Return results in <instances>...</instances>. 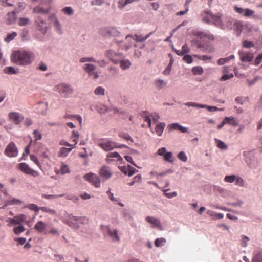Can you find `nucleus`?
<instances>
[{
    "instance_id": "obj_1",
    "label": "nucleus",
    "mask_w": 262,
    "mask_h": 262,
    "mask_svg": "<svg viewBox=\"0 0 262 262\" xmlns=\"http://www.w3.org/2000/svg\"><path fill=\"white\" fill-rule=\"evenodd\" d=\"M11 60L20 66H27L30 64L33 59V54L23 50L14 51L11 56Z\"/></svg>"
},
{
    "instance_id": "obj_2",
    "label": "nucleus",
    "mask_w": 262,
    "mask_h": 262,
    "mask_svg": "<svg viewBox=\"0 0 262 262\" xmlns=\"http://www.w3.org/2000/svg\"><path fill=\"white\" fill-rule=\"evenodd\" d=\"M55 91L57 92L63 98H69L74 92L72 86L69 84L61 83L55 88Z\"/></svg>"
},
{
    "instance_id": "obj_3",
    "label": "nucleus",
    "mask_w": 262,
    "mask_h": 262,
    "mask_svg": "<svg viewBox=\"0 0 262 262\" xmlns=\"http://www.w3.org/2000/svg\"><path fill=\"white\" fill-rule=\"evenodd\" d=\"M98 146L100 147L105 151H111L114 148L122 147H126L127 146L124 145H118L115 141L109 140L108 139H103L98 143Z\"/></svg>"
},
{
    "instance_id": "obj_4",
    "label": "nucleus",
    "mask_w": 262,
    "mask_h": 262,
    "mask_svg": "<svg viewBox=\"0 0 262 262\" xmlns=\"http://www.w3.org/2000/svg\"><path fill=\"white\" fill-rule=\"evenodd\" d=\"M234 10L236 13L245 17H250L254 19L259 18L258 16L255 14V11L249 8H243L235 6Z\"/></svg>"
},
{
    "instance_id": "obj_5",
    "label": "nucleus",
    "mask_w": 262,
    "mask_h": 262,
    "mask_svg": "<svg viewBox=\"0 0 262 262\" xmlns=\"http://www.w3.org/2000/svg\"><path fill=\"white\" fill-rule=\"evenodd\" d=\"M84 179L95 187L99 188L100 187V179L96 174L90 172L84 176Z\"/></svg>"
},
{
    "instance_id": "obj_6",
    "label": "nucleus",
    "mask_w": 262,
    "mask_h": 262,
    "mask_svg": "<svg viewBox=\"0 0 262 262\" xmlns=\"http://www.w3.org/2000/svg\"><path fill=\"white\" fill-rule=\"evenodd\" d=\"M99 174L103 181H106L112 177L113 172L110 167L107 165H103L100 168Z\"/></svg>"
},
{
    "instance_id": "obj_7",
    "label": "nucleus",
    "mask_w": 262,
    "mask_h": 262,
    "mask_svg": "<svg viewBox=\"0 0 262 262\" xmlns=\"http://www.w3.org/2000/svg\"><path fill=\"white\" fill-rule=\"evenodd\" d=\"M83 69L89 76L92 77L93 79H96L99 77V74L96 71V67L94 65L86 63L83 66Z\"/></svg>"
},
{
    "instance_id": "obj_8",
    "label": "nucleus",
    "mask_w": 262,
    "mask_h": 262,
    "mask_svg": "<svg viewBox=\"0 0 262 262\" xmlns=\"http://www.w3.org/2000/svg\"><path fill=\"white\" fill-rule=\"evenodd\" d=\"M4 153L9 157H15L17 156L18 150L15 144L11 142L7 146Z\"/></svg>"
},
{
    "instance_id": "obj_9",
    "label": "nucleus",
    "mask_w": 262,
    "mask_h": 262,
    "mask_svg": "<svg viewBox=\"0 0 262 262\" xmlns=\"http://www.w3.org/2000/svg\"><path fill=\"white\" fill-rule=\"evenodd\" d=\"M17 166L19 169L25 174H30L35 177L39 175L37 171L31 169L25 163H21Z\"/></svg>"
},
{
    "instance_id": "obj_10",
    "label": "nucleus",
    "mask_w": 262,
    "mask_h": 262,
    "mask_svg": "<svg viewBox=\"0 0 262 262\" xmlns=\"http://www.w3.org/2000/svg\"><path fill=\"white\" fill-rule=\"evenodd\" d=\"M240 60L243 62H249L252 61L254 58V54L249 52H246L242 50L238 51Z\"/></svg>"
},
{
    "instance_id": "obj_11",
    "label": "nucleus",
    "mask_w": 262,
    "mask_h": 262,
    "mask_svg": "<svg viewBox=\"0 0 262 262\" xmlns=\"http://www.w3.org/2000/svg\"><path fill=\"white\" fill-rule=\"evenodd\" d=\"M222 15L217 13L215 15L213 14H209V17L211 18V23L213 24L216 26L223 29L224 25L221 19Z\"/></svg>"
},
{
    "instance_id": "obj_12",
    "label": "nucleus",
    "mask_w": 262,
    "mask_h": 262,
    "mask_svg": "<svg viewBox=\"0 0 262 262\" xmlns=\"http://www.w3.org/2000/svg\"><path fill=\"white\" fill-rule=\"evenodd\" d=\"M9 118L14 124H19L24 119L23 116L18 112H11L9 114Z\"/></svg>"
},
{
    "instance_id": "obj_13",
    "label": "nucleus",
    "mask_w": 262,
    "mask_h": 262,
    "mask_svg": "<svg viewBox=\"0 0 262 262\" xmlns=\"http://www.w3.org/2000/svg\"><path fill=\"white\" fill-rule=\"evenodd\" d=\"M27 219L25 214H20L19 215L15 216L14 218H10L9 219V224L13 225H21V224L24 222Z\"/></svg>"
},
{
    "instance_id": "obj_14",
    "label": "nucleus",
    "mask_w": 262,
    "mask_h": 262,
    "mask_svg": "<svg viewBox=\"0 0 262 262\" xmlns=\"http://www.w3.org/2000/svg\"><path fill=\"white\" fill-rule=\"evenodd\" d=\"M145 220L146 222L151 225L152 228H157L160 230L162 229L161 222L159 219L148 216L146 217Z\"/></svg>"
},
{
    "instance_id": "obj_15",
    "label": "nucleus",
    "mask_w": 262,
    "mask_h": 262,
    "mask_svg": "<svg viewBox=\"0 0 262 262\" xmlns=\"http://www.w3.org/2000/svg\"><path fill=\"white\" fill-rule=\"evenodd\" d=\"M47 225L42 221H38L34 226V229L39 233H43V234H47L46 228Z\"/></svg>"
},
{
    "instance_id": "obj_16",
    "label": "nucleus",
    "mask_w": 262,
    "mask_h": 262,
    "mask_svg": "<svg viewBox=\"0 0 262 262\" xmlns=\"http://www.w3.org/2000/svg\"><path fill=\"white\" fill-rule=\"evenodd\" d=\"M195 35L201 39H207L208 40L212 41L215 39L214 36L210 33L198 31L195 32Z\"/></svg>"
},
{
    "instance_id": "obj_17",
    "label": "nucleus",
    "mask_w": 262,
    "mask_h": 262,
    "mask_svg": "<svg viewBox=\"0 0 262 262\" xmlns=\"http://www.w3.org/2000/svg\"><path fill=\"white\" fill-rule=\"evenodd\" d=\"M108 235L114 241L120 242V238L118 235V231L117 229H112L109 226L106 227Z\"/></svg>"
},
{
    "instance_id": "obj_18",
    "label": "nucleus",
    "mask_w": 262,
    "mask_h": 262,
    "mask_svg": "<svg viewBox=\"0 0 262 262\" xmlns=\"http://www.w3.org/2000/svg\"><path fill=\"white\" fill-rule=\"evenodd\" d=\"M168 127L171 130H178L183 133L188 132V128L187 127H183L177 123H172L169 125Z\"/></svg>"
},
{
    "instance_id": "obj_19",
    "label": "nucleus",
    "mask_w": 262,
    "mask_h": 262,
    "mask_svg": "<svg viewBox=\"0 0 262 262\" xmlns=\"http://www.w3.org/2000/svg\"><path fill=\"white\" fill-rule=\"evenodd\" d=\"M81 220V217H76L74 216H70L68 223L70 226L73 228L77 227L78 222Z\"/></svg>"
},
{
    "instance_id": "obj_20",
    "label": "nucleus",
    "mask_w": 262,
    "mask_h": 262,
    "mask_svg": "<svg viewBox=\"0 0 262 262\" xmlns=\"http://www.w3.org/2000/svg\"><path fill=\"white\" fill-rule=\"evenodd\" d=\"M166 126V124L164 122H160L158 123L155 127V133L156 134L161 136L163 132V130Z\"/></svg>"
},
{
    "instance_id": "obj_21",
    "label": "nucleus",
    "mask_w": 262,
    "mask_h": 262,
    "mask_svg": "<svg viewBox=\"0 0 262 262\" xmlns=\"http://www.w3.org/2000/svg\"><path fill=\"white\" fill-rule=\"evenodd\" d=\"M72 147H61L58 153V157L61 158L66 157L68 155V154L72 151Z\"/></svg>"
},
{
    "instance_id": "obj_22",
    "label": "nucleus",
    "mask_w": 262,
    "mask_h": 262,
    "mask_svg": "<svg viewBox=\"0 0 262 262\" xmlns=\"http://www.w3.org/2000/svg\"><path fill=\"white\" fill-rule=\"evenodd\" d=\"M50 11V9H44L43 7L38 6L34 8L33 12L34 13H39L41 14H48Z\"/></svg>"
},
{
    "instance_id": "obj_23",
    "label": "nucleus",
    "mask_w": 262,
    "mask_h": 262,
    "mask_svg": "<svg viewBox=\"0 0 262 262\" xmlns=\"http://www.w3.org/2000/svg\"><path fill=\"white\" fill-rule=\"evenodd\" d=\"M35 22L37 26L40 28V30H41L42 33H45L46 32V27L43 28V25L45 24V19H43L40 17H38L35 20Z\"/></svg>"
},
{
    "instance_id": "obj_24",
    "label": "nucleus",
    "mask_w": 262,
    "mask_h": 262,
    "mask_svg": "<svg viewBox=\"0 0 262 262\" xmlns=\"http://www.w3.org/2000/svg\"><path fill=\"white\" fill-rule=\"evenodd\" d=\"M190 51L189 48L187 44H184L182 47L181 50H175L176 53L180 56L185 55L186 53H189Z\"/></svg>"
},
{
    "instance_id": "obj_25",
    "label": "nucleus",
    "mask_w": 262,
    "mask_h": 262,
    "mask_svg": "<svg viewBox=\"0 0 262 262\" xmlns=\"http://www.w3.org/2000/svg\"><path fill=\"white\" fill-rule=\"evenodd\" d=\"M16 17L14 12H10L8 13V17L6 23L8 25L11 24L15 21Z\"/></svg>"
},
{
    "instance_id": "obj_26",
    "label": "nucleus",
    "mask_w": 262,
    "mask_h": 262,
    "mask_svg": "<svg viewBox=\"0 0 262 262\" xmlns=\"http://www.w3.org/2000/svg\"><path fill=\"white\" fill-rule=\"evenodd\" d=\"M139 0H119L118 2V7L120 9L124 8L125 6L134 2H138Z\"/></svg>"
},
{
    "instance_id": "obj_27",
    "label": "nucleus",
    "mask_w": 262,
    "mask_h": 262,
    "mask_svg": "<svg viewBox=\"0 0 262 262\" xmlns=\"http://www.w3.org/2000/svg\"><path fill=\"white\" fill-rule=\"evenodd\" d=\"M79 137V134L78 132L76 130H73L71 138V139H73V141L74 142V144H73V147H76V145L77 144L78 142Z\"/></svg>"
},
{
    "instance_id": "obj_28",
    "label": "nucleus",
    "mask_w": 262,
    "mask_h": 262,
    "mask_svg": "<svg viewBox=\"0 0 262 262\" xmlns=\"http://www.w3.org/2000/svg\"><path fill=\"white\" fill-rule=\"evenodd\" d=\"M212 14L210 11H204L202 14L203 21L209 24L211 23V18L209 17V14Z\"/></svg>"
},
{
    "instance_id": "obj_29",
    "label": "nucleus",
    "mask_w": 262,
    "mask_h": 262,
    "mask_svg": "<svg viewBox=\"0 0 262 262\" xmlns=\"http://www.w3.org/2000/svg\"><path fill=\"white\" fill-rule=\"evenodd\" d=\"M224 120L226 122V124H229L232 125L233 126H237L238 125V123L236 121V120L234 119V117H226L225 118Z\"/></svg>"
},
{
    "instance_id": "obj_30",
    "label": "nucleus",
    "mask_w": 262,
    "mask_h": 262,
    "mask_svg": "<svg viewBox=\"0 0 262 262\" xmlns=\"http://www.w3.org/2000/svg\"><path fill=\"white\" fill-rule=\"evenodd\" d=\"M64 118L65 119H71L72 120L77 119L80 125L82 123V118L79 115H71L70 114H66L65 116H64Z\"/></svg>"
},
{
    "instance_id": "obj_31",
    "label": "nucleus",
    "mask_w": 262,
    "mask_h": 262,
    "mask_svg": "<svg viewBox=\"0 0 262 262\" xmlns=\"http://www.w3.org/2000/svg\"><path fill=\"white\" fill-rule=\"evenodd\" d=\"M185 105L188 107H195L201 108H205V107H206V105L205 104H199L194 102H188L185 103Z\"/></svg>"
},
{
    "instance_id": "obj_32",
    "label": "nucleus",
    "mask_w": 262,
    "mask_h": 262,
    "mask_svg": "<svg viewBox=\"0 0 262 262\" xmlns=\"http://www.w3.org/2000/svg\"><path fill=\"white\" fill-rule=\"evenodd\" d=\"M106 55L107 57L109 58L110 60L112 61L114 63L117 64L118 63V61L115 60L113 59V57L116 55V53L112 50H108L106 52Z\"/></svg>"
},
{
    "instance_id": "obj_33",
    "label": "nucleus",
    "mask_w": 262,
    "mask_h": 262,
    "mask_svg": "<svg viewBox=\"0 0 262 262\" xmlns=\"http://www.w3.org/2000/svg\"><path fill=\"white\" fill-rule=\"evenodd\" d=\"M214 140L216 144V146L219 148L221 149H227L228 148L227 145H226L222 141L216 138L214 139Z\"/></svg>"
},
{
    "instance_id": "obj_34",
    "label": "nucleus",
    "mask_w": 262,
    "mask_h": 262,
    "mask_svg": "<svg viewBox=\"0 0 262 262\" xmlns=\"http://www.w3.org/2000/svg\"><path fill=\"white\" fill-rule=\"evenodd\" d=\"M243 25L240 21L236 22L234 25V29L236 31L237 35H239L242 31Z\"/></svg>"
},
{
    "instance_id": "obj_35",
    "label": "nucleus",
    "mask_w": 262,
    "mask_h": 262,
    "mask_svg": "<svg viewBox=\"0 0 262 262\" xmlns=\"http://www.w3.org/2000/svg\"><path fill=\"white\" fill-rule=\"evenodd\" d=\"M107 157L108 158H117V160L118 161H121L122 160V158L117 152H110L107 155Z\"/></svg>"
},
{
    "instance_id": "obj_36",
    "label": "nucleus",
    "mask_w": 262,
    "mask_h": 262,
    "mask_svg": "<svg viewBox=\"0 0 262 262\" xmlns=\"http://www.w3.org/2000/svg\"><path fill=\"white\" fill-rule=\"evenodd\" d=\"M120 67L123 70L128 69L131 66L129 60H122L120 61Z\"/></svg>"
},
{
    "instance_id": "obj_37",
    "label": "nucleus",
    "mask_w": 262,
    "mask_h": 262,
    "mask_svg": "<svg viewBox=\"0 0 262 262\" xmlns=\"http://www.w3.org/2000/svg\"><path fill=\"white\" fill-rule=\"evenodd\" d=\"M22 204V201L20 200L11 198L7 201V205H18Z\"/></svg>"
},
{
    "instance_id": "obj_38",
    "label": "nucleus",
    "mask_w": 262,
    "mask_h": 262,
    "mask_svg": "<svg viewBox=\"0 0 262 262\" xmlns=\"http://www.w3.org/2000/svg\"><path fill=\"white\" fill-rule=\"evenodd\" d=\"M192 72L194 75H201L203 73L204 70L202 67L197 66L192 69Z\"/></svg>"
},
{
    "instance_id": "obj_39",
    "label": "nucleus",
    "mask_w": 262,
    "mask_h": 262,
    "mask_svg": "<svg viewBox=\"0 0 262 262\" xmlns=\"http://www.w3.org/2000/svg\"><path fill=\"white\" fill-rule=\"evenodd\" d=\"M40 210L43 212L48 213L51 215H55L56 213V211L54 210L47 207H40Z\"/></svg>"
},
{
    "instance_id": "obj_40",
    "label": "nucleus",
    "mask_w": 262,
    "mask_h": 262,
    "mask_svg": "<svg viewBox=\"0 0 262 262\" xmlns=\"http://www.w3.org/2000/svg\"><path fill=\"white\" fill-rule=\"evenodd\" d=\"M59 171H60L62 174H64L70 172V169L67 165L62 163L61 165Z\"/></svg>"
},
{
    "instance_id": "obj_41",
    "label": "nucleus",
    "mask_w": 262,
    "mask_h": 262,
    "mask_svg": "<svg viewBox=\"0 0 262 262\" xmlns=\"http://www.w3.org/2000/svg\"><path fill=\"white\" fill-rule=\"evenodd\" d=\"M17 33L15 32L9 33L5 38L4 40L7 42H9L12 40L17 36Z\"/></svg>"
},
{
    "instance_id": "obj_42",
    "label": "nucleus",
    "mask_w": 262,
    "mask_h": 262,
    "mask_svg": "<svg viewBox=\"0 0 262 262\" xmlns=\"http://www.w3.org/2000/svg\"><path fill=\"white\" fill-rule=\"evenodd\" d=\"M166 241L164 238H159L156 239L155 245L156 247H159L163 246L166 243Z\"/></svg>"
},
{
    "instance_id": "obj_43",
    "label": "nucleus",
    "mask_w": 262,
    "mask_h": 262,
    "mask_svg": "<svg viewBox=\"0 0 262 262\" xmlns=\"http://www.w3.org/2000/svg\"><path fill=\"white\" fill-rule=\"evenodd\" d=\"M151 33H149V34L147 35L145 37H143L141 35H135V39L137 42H143L145 41L150 35Z\"/></svg>"
},
{
    "instance_id": "obj_44",
    "label": "nucleus",
    "mask_w": 262,
    "mask_h": 262,
    "mask_svg": "<svg viewBox=\"0 0 262 262\" xmlns=\"http://www.w3.org/2000/svg\"><path fill=\"white\" fill-rule=\"evenodd\" d=\"M94 93L96 95H104L105 94V89L102 86H98L95 89Z\"/></svg>"
},
{
    "instance_id": "obj_45",
    "label": "nucleus",
    "mask_w": 262,
    "mask_h": 262,
    "mask_svg": "<svg viewBox=\"0 0 262 262\" xmlns=\"http://www.w3.org/2000/svg\"><path fill=\"white\" fill-rule=\"evenodd\" d=\"M252 262H262V252L255 254L253 257Z\"/></svg>"
},
{
    "instance_id": "obj_46",
    "label": "nucleus",
    "mask_w": 262,
    "mask_h": 262,
    "mask_svg": "<svg viewBox=\"0 0 262 262\" xmlns=\"http://www.w3.org/2000/svg\"><path fill=\"white\" fill-rule=\"evenodd\" d=\"M62 12L67 15H72L74 14V11L71 7H66L62 9Z\"/></svg>"
},
{
    "instance_id": "obj_47",
    "label": "nucleus",
    "mask_w": 262,
    "mask_h": 262,
    "mask_svg": "<svg viewBox=\"0 0 262 262\" xmlns=\"http://www.w3.org/2000/svg\"><path fill=\"white\" fill-rule=\"evenodd\" d=\"M25 231L24 227L19 225L13 228V232L15 234H19Z\"/></svg>"
},
{
    "instance_id": "obj_48",
    "label": "nucleus",
    "mask_w": 262,
    "mask_h": 262,
    "mask_svg": "<svg viewBox=\"0 0 262 262\" xmlns=\"http://www.w3.org/2000/svg\"><path fill=\"white\" fill-rule=\"evenodd\" d=\"M172 157V154L171 152H167L163 156L164 160L168 162H172L171 158Z\"/></svg>"
},
{
    "instance_id": "obj_49",
    "label": "nucleus",
    "mask_w": 262,
    "mask_h": 262,
    "mask_svg": "<svg viewBox=\"0 0 262 262\" xmlns=\"http://www.w3.org/2000/svg\"><path fill=\"white\" fill-rule=\"evenodd\" d=\"M29 23V19L26 17H21L19 19L18 25L20 26H24L28 25Z\"/></svg>"
},
{
    "instance_id": "obj_50",
    "label": "nucleus",
    "mask_w": 262,
    "mask_h": 262,
    "mask_svg": "<svg viewBox=\"0 0 262 262\" xmlns=\"http://www.w3.org/2000/svg\"><path fill=\"white\" fill-rule=\"evenodd\" d=\"M33 134L35 141L40 140L42 138L41 134L37 129L33 131Z\"/></svg>"
},
{
    "instance_id": "obj_51",
    "label": "nucleus",
    "mask_w": 262,
    "mask_h": 262,
    "mask_svg": "<svg viewBox=\"0 0 262 262\" xmlns=\"http://www.w3.org/2000/svg\"><path fill=\"white\" fill-rule=\"evenodd\" d=\"M4 71L5 73H7L9 74H14L17 73L16 70L12 67H6Z\"/></svg>"
},
{
    "instance_id": "obj_52",
    "label": "nucleus",
    "mask_w": 262,
    "mask_h": 262,
    "mask_svg": "<svg viewBox=\"0 0 262 262\" xmlns=\"http://www.w3.org/2000/svg\"><path fill=\"white\" fill-rule=\"evenodd\" d=\"M236 178L235 175L227 176L224 178V181L226 182L232 183L233 182Z\"/></svg>"
},
{
    "instance_id": "obj_53",
    "label": "nucleus",
    "mask_w": 262,
    "mask_h": 262,
    "mask_svg": "<svg viewBox=\"0 0 262 262\" xmlns=\"http://www.w3.org/2000/svg\"><path fill=\"white\" fill-rule=\"evenodd\" d=\"M63 195H48L46 194H43L42 195V198L47 199H56L58 197L62 196Z\"/></svg>"
},
{
    "instance_id": "obj_54",
    "label": "nucleus",
    "mask_w": 262,
    "mask_h": 262,
    "mask_svg": "<svg viewBox=\"0 0 262 262\" xmlns=\"http://www.w3.org/2000/svg\"><path fill=\"white\" fill-rule=\"evenodd\" d=\"M178 158L183 162H186L187 160V157L184 151H181L178 155Z\"/></svg>"
},
{
    "instance_id": "obj_55",
    "label": "nucleus",
    "mask_w": 262,
    "mask_h": 262,
    "mask_svg": "<svg viewBox=\"0 0 262 262\" xmlns=\"http://www.w3.org/2000/svg\"><path fill=\"white\" fill-rule=\"evenodd\" d=\"M254 46V44L252 41L245 40L243 42V47L244 48H250L251 47H253Z\"/></svg>"
},
{
    "instance_id": "obj_56",
    "label": "nucleus",
    "mask_w": 262,
    "mask_h": 262,
    "mask_svg": "<svg viewBox=\"0 0 262 262\" xmlns=\"http://www.w3.org/2000/svg\"><path fill=\"white\" fill-rule=\"evenodd\" d=\"M232 77H233V74L232 73H230L229 74H225L220 79V81H226V80L229 79Z\"/></svg>"
},
{
    "instance_id": "obj_57",
    "label": "nucleus",
    "mask_w": 262,
    "mask_h": 262,
    "mask_svg": "<svg viewBox=\"0 0 262 262\" xmlns=\"http://www.w3.org/2000/svg\"><path fill=\"white\" fill-rule=\"evenodd\" d=\"M183 60L187 63H191L193 61L192 57L189 55H184L183 58Z\"/></svg>"
},
{
    "instance_id": "obj_58",
    "label": "nucleus",
    "mask_w": 262,
    "mask_h": 262,
    "mask_svg": "<svg viewBox=\"0 0 262 262\" xmlns=\"http://www.w3.org/2000/svg\"><path fill=\"white\" fill-rule=\"evenodd\" d=\"M28 208L31 210H33L35 212H38L40 210V207H38L36 205L34 204H29Z\"/></svg>"
},
{
    "instance_id": "obj_59",
    "label": "nucleus",
    "mask_w": 262,
    "mask_h": 262,
    "mask_svg": "<svg viewBox=\"0 0 262 262\" xmlns=\"http://www.w3.org/2000/svg\"><path fill=\"white\" fill-rule=\"evenodd\" d=\"M235 184L240 186H243L244 184V181L243 179L240 177H236L235 180Z\"/></svg>"
},
{
    "instance_id": "obj_60",
    "label": "nucleus",
    "mask_w": 262,
    "mask_h": 262,
    "mask_svg": "<svg viewBox=\"0 0 262 262\" xmlns=\"http://www.w3.org/2000/svg\"><path fill=\"white\" fill-rule=\"evenodd\" d=\"M30 159L31 161H33L38 167H41V164L36 156L33 155H31L30 156Z\"/></svg>"
},
{
    "instance_id": "obj_61",
    "label": "nucleus",
    "mask_w": 262,
    "mask_h": 262,
    "mask_svg": "<svg viewBox=\"0 0 262 262\" xmlns=\"http://www.w3.org/2000/svg\"><path fill=\"white\" fill-rule=\"evenodd\" d=\"M138 171L137 170H136L135 168L132 167L130 165H129V169H128V176L129 177L132 176L133 174H134L136 172Z\"/></svg>"
},
{
    "instance_id": "obj_62",
    "label": "nucleus",
    "mask_w": 262,
    "mask_h": 262,
    "mask_svg": "<svg viewBox=\"0 0 262 262\" xmlns=\"http://www.w3.org/2000/svg\"><path fill=\"white\" fill-rule=\"evenodd\" d=\"M80 62L81 63H84L86 62H96V61L93 58H82L80 59Z\"/></svg>"
},
{
    "instance_id": "obj_63",
    "label": "nucleus",
    "mask_w": 262,
    "mask_h": 262,
    "mask_svg": "<svg viewBox=\"0 0 262 262\" xmlns=\"http://www.w3.org/2000/svg\"><path fill=\"white\" fill-rule=\"evenodd\" d=\"M108 33L109 35L111 36H116L118 34V31H117L116 29L115 28H111L109 29V30L108 31Z\"/></svg>"
},
{
    "instance_id": "obj_64",
    "label": "nucleus",
    "mask_w": 262,
    "mask_h": 262,
    "mask_svg": "<svg viewBox=\"0 0 262 262\" xmlns=\"http://www.w3.org/2000/svg\"><path fill=\"white\" fill-rule=\"evenodd\" d=\"M262 60V53L259 54L254 60V65H258L261 61Z\"/></svg>"
}]
</instances>
